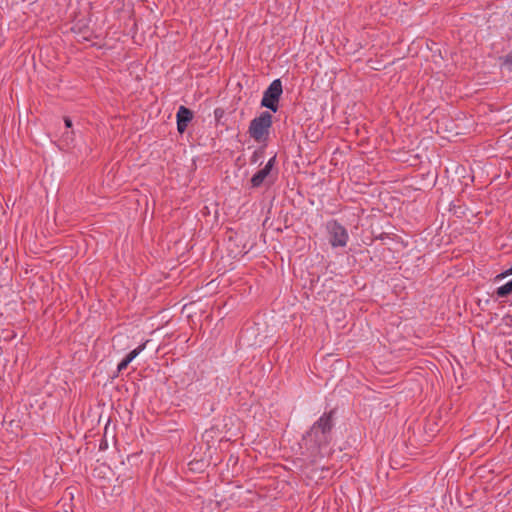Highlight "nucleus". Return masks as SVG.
I'll return each instance as SVG.
<instances>
[{
	"mask_svg": "<svg viewBox=\"0 0 512 512\" xmlns=\"http://www.w3.org/2000/svg\"><path fill=\"white\" fill-rule=\"evenodd\" d=\"M176 118H177V130L179 133H183L187 129L188 124L191 122V120L193 118V113L187 107L180 106L177 111Z\"/></svg>",
	"mask_w": 512,
	"mask_h": 512,
	"instance_id": "423d86ee",
	"label": "nucleus"
},
{
	"mask_svg": "<svg viewBox=\"0 0 512 512\" xmlns=\"http://www.w3.org/2000/svg\"><path fill=\"white\" fill-rule=\"evenodd\" d=\"M276 162V157H271L266 165L260 169L257 173H255L251 178L252 187H259L262 185L266 177L270 174L272 168L274 167Z\"/></svg>",
	"mask_w": 512,
	"mask_h": 512,
	"instance_id": "39448f33",
	"label": "nucleus"
},
{
	"mask_svg": "<svg viewBox=\"0 0 512 512\" xmlns=\"http://www.w3.org/2000/svg\"><path fill=\"white\" fill-rule=\"evenodd\" d=\"M503 65L510 71H512V53L505 56Z\"/></svg>",
	"mask_w": 512,
	"mask_h": 512,
	"instance_id": "9b49d317",
	"label": "nucleus"
},
{
	"mask_svg": "<svg viewBox=\"0 0 512 512\" xmlns=\"http://www.w3.org/2000/svg\"><path fill=\"white\" fill-rule=\"evenodd\" d=\"M73 135H74L73 131L66 132L63 134L62 141L65 142V145L67 147H69L73 143V141H74Z\"/></svg>",
	"mask_w": 512,
	"mask_h": 512,
	"instance_id": "9d476101",
	"label": "nucleus"
},
{
	"mask_svg": "<svg viewBox=\"0 0 512 512\" xmlns=\"http://www.w3.org/2000/svg\"><path fill=\"white\" fill-rule=\"evenodd\" d=\"M271 126L272 115L270 112L264 111L258 117L251 120L248 133L256 142H262L267 139Z\"/></svg>",
	"mask_w": 512,
	"mask_h": 512,
	"instance_id": "f03ea898",
	"label": "nucleus"
},
{
	"mask_svg": "<svg viewBox=\"0 0 512 512\" xmlns=\"http://www.w3.org/2000/svg\"><path fill=\"white\" fill-rule=\"evenodd\" d=\"M510 294H512V279L496 289V295L498 297L503 298Z\"/></svg>",
	"mask_w": 512,
	"mask_h": 512,
	"instance_id": "1a4fd4ad",
	"label": "nucleus"
},
{
	"mask_svg": "<svg viewBox=\"0 0 512 512\" xmlns=\"http://www.w3.org/2000/svg\"><path fill=\"white\" fill-rule=\"evenodd\" d=\"M148 341L143 342L138 347L130 351L117 365L118 372L125 370L128 365L146 348Z\"/></svg>",
	"mask_w": 512,
	"mask_h": 512,
	"instance_id": "0eeeda50",
	"label": "nucleus"
},
{
	"mask_svg": "<svg viewBox=\"0 0 512 512\" xmlns=\"http://www.w3.org/2000/svg\"><path fill=\"white\" fill-rule=\"evenodd\" d=\"M510 274H512V267H511L510 269L506 270L505 272H503V273L499 274V275L497 276V278H503V277H506V276H508V275H510Z\"/></svg>",
	"mask_w": 512,
	"mask_h": 512,
	"instance_id": "f8f14e48",
	"label": "nucleus"
},
{
	"mask_svg": "<svg viewBox=\"0 0 512 512\" xmlns=\"http://www.w3.org/2000/svg\"><path fill=\"white\" fill-rule=\"evenodd\" d=\"M64 123H65L66 128L70 129L72 127V121L69 117L64 118Z\"/></svg>",
	"mask_w": 512,
	"mask_h": 512,
	"instance_id": "ddd939ff",
	"label": "nucleus"
},
{
	"mask_svg": "<svg viewBox=\"0 0 512 512\" xmlns=\"http://www.w3.org/2000/svg\"><path fill=\"white\" fill-rule=\"evenodd\" d=\"M326 228L329 234V242L332 247H345L347 245L349 240L348 232L338 221H329Z\"/></svg>",
	"mask_w": 512,
	"mask_h": 512,
	"instance_id": "20e7f679",
	"label": "nucleus"
},
{
	"mask_svg": "<svg viewBox=\"0 0 512 512\" xmlns=\"http://www.w3.org/2000/svg\"><path fill=\"white\" fill-rule=\"evenodd\" d=\"M283 93L282 82L280 79H275L271 82L268 88L264 91L261 100V106L270 109L272 112L278 111V102Z\"/></svg>",
	"mask_w": 512,
	"mask_h": 512,
	"instance_id": "7ed1b4c3",
	"label": "nucleus"
},
{
	"mask_svg": "<svg viewBox=\"0 0 512 512\" xmlns=\"http://www.w3.org/2000/svg\"><path fill=\"white\" fill-rule=\"evenodd\" d=\"M148 341L143 342L138 347L130 351L117 365L118 372L125 370L128 365L146 348Z\"/></svg>",
	"mask_w": 512,
	"mask_h": 512,
	"instance_id": "6e6552de",
	"label": "nucleus"
},
{
	"mask_svg": "<svg viewBox=\"0 0 512 512\" xmlns=\"http://www.w3.org/2000/svg\"><path fill=\"white\" fill-rule=\"evenodd\" d=\"M332 415L323 414L311 429L304 435L302 441L312 454L317 453L323 446L328 445L331 438Z\"/></svg>",
	"mask_w": 512,
	"mask_h": 512,
	"instance_id": "f257e3e1",
	"label": "nucleus"
}]
</instances>
